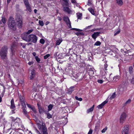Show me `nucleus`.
<instances>
[{
    "instance_id": "f257e3e1",
    "label": "nucleus",
    "mask_w": 134,
    "mask_h": 134,
    "mask_svg": "<svg viewBox=\"0 0 134 134\" xmlns=\"http://www.w3.org/2000/svg\"><path fill=\"white\" fill-rule=\"evenodd\" d=\"M21 37L23 40L26 42H30L34 43H36L37 40V36L32 34L30 35L22 34L21 35Z\"/></svg>"
},
{
    "instance_id": "f03ea898",
    "label": "nucleus",
    "mask_w": 134,
    "mask_h": 134,
    "mask_svg": "<svg viewBox=\"0 0 134 134\" xmlns=\"http://www.w3.org/2000/svg\"><path fill=\"white\" fill-rule=\"evenodd\" d=\"M8 25L9 29L11 30L15 31L16 29V23L12 16H10L8 19Z\"/></svg>"
},
{
    "instance_id": "7ed1b4c3",
    "label": "nucleus",
    "mask_w": 134,
    "mask_h": 134,
    "mask_svg": "<svg viewBox=\"0 0 134 134\" xmlns=\"http://www.w3.org/2000/svg\"><path fill=\"white\" fill-rule=\"evenodd\" d=\"M8 49V48L7 46H4L1 48L0 51V56L1 59L4 61L7 60Z\"/></svg>"
},
{
    "instance_id": "20e7f679",
    "label": "nucleus",
    "mask_w": 134,
    "mask_h": 134,
    "mask_svg": "<svg viewBox=\"0 0 134 134\" xmlns=\"http://www.w3.org/2000/svg\"><path fill=\"white\" fill-rule=\"evenodd\" d=\"M38 126L39 130L43 132L42 134H48L46 127L44 123H43L42 125L38 124Z\"/></svg>"
},
{
    "instance_id": "39448f33",
    "label": "nucleus",
    "mask_w": 134,
    "mask_h": 134,
    "mask_svg": "<svg viewBox=\"0 0 134 134\" xmlns=\"http://www.w3.org/2000/svg\"><path fill=\"white\" fill-rule=\"evenodd\" d=\"M23 1L26 8V10L30 12H31L32 10L28 0H23Z\"/></svg>"
},
{
    "instance_id": "423d86ee",
    "label": "nucleus",
    "mask_w": 134,
    "mask_h": 134,
    "mask_svg": "<svg viewBox=\"0 0 134 134\" xmlns=\"http://www.w3.org/2000/svg\"><path fill=\"white\" fill-rule=\"evenodd\" d=\"M63 19L69 27L70 28H71V23L70 21L69 18L67 16H64L63 17Z\"/></svg>"
},
{
    "instance_id": "0eeeda50",
    "label": "nucleus",
    "mask_w": 134,
    "mask_h": 134,
    "mask_svg": "<svg viewBox=\"0 0 134 134\" xmlns=\"http://www.w3.org/2000/svg\"><path fill=\"white\" fill-rule=\"evenodd\" d=\"M126 117V115L125 113H122L121 115L120 118V122L123 123L125 120Z\"/></svg>"
},
{
    "instance_id": "6e6552de",
    "label": "nucleus",
    "mask_w": 134,
    "mask_h": 134,
    "mask_svg": "<svg viewBox=\"0 0 134 134\" xmlns=\"http://www.w3.org/2000/svg\"><path fill=\"white\" fill-rule=\"evenodd\" d=\"M19 97L20 102L21 105L23 107V108H26V105L24 100V97L21 95H19Z\"/></svg>"
},
{
    "instance_id": "1a4fd4ad",
    "label": "nucleus",
    "mask_w": 134,
    "mask_h": 134,
    "mask_svg": "<svg viewBox=\"0 0 134 134\" xmlns=\"http://www.w3.org/2000/svg\"><path fill=\"white\" fill-rule=\"evenodd\" d=\"M38 109L39 110V113L40 114H41L43 113H46L47 111H46L43 107H42L41 106H40L38 104H37Z\"/></svg>"
},
{
    "instance_id": "9d476101",
    "label": "nucleus",
    "mask_w": 134,
    "mask_h": 134,
    "mask_svg": "<svg viewBox=\"0 0 134 134\" xmlns=\"http://www.w3.org/2000/svg\"><path fill=\"white\" fill-rule=\"evenodd\" d=\"M129 126L126 125L124 127V129L122 131V134H128Z\"/></svg>"
},
{
    "instance_id": "9b49d317",
    "label": "nucleus",
    "mask_w": 134,
    "mask_h": 134,
    "mask_svg": "<svg viewBox=\"0 0 134 134\" xmlns=\"http://www.w3.org/2000/svg\"><path fill=\"white\" fill-rule=\"evenodd\" d=\"M15 20L17 23L22 21V16L20 15H16L15 18Z\"/></svg>"
},
{
    "instance_id": "f8f14e48",
    "label": "nucleus",
    "mask_w": 134,
    "mask_h": 134,
    "mask_svg": "<svg viewBox=\"0 0 134 134\" xmlns=\"http://www.w3.org/2000/svg\"><path fill=\"white\" fill-rule=\"evenodd\" d=\"M100 34V32H94V34L92 35V37L94 39H96V38Z\"/></svg>"
},
{
    "instance_id": "ddd939ff",
    "label": "nucleus",
    "mask_w": 134,
    "mask_h": 134,
    "mask_svg": "<svg viewBox=\"0 0 134 134\" xmlns=\"http://www.w3.org/2000/svg\"><path fill=\"white\" fill-rule=\"evenodd\" d=\"M77 56V54L74 53L70 57V58L73 59L74 62H75L76 61Z\"/></svg>"
},
{
    "instance_id": "4468645a",
    "label": "nucleus",
    "mask_w": 134,
    "mask_h": 134,
    "mask_svg": "<svg viewBox=\"0 0 134 134\" xmlns=\"http://www.w3.org/2000/svg\"><path fill=\"white\" fill-rule=\"evenodd\" d=\"M108 102V101L107 100H106L105 101L103 102V103H102L100 105H99L97 107L99 109H102L103 107L105 104H106Z\"/></svg>"
},
{
    "instance_id": "2eb2a0df",
    "label": "nucleus",
    "mask_w": 134,
    "mask_h": 134,
    "mask_svg": "<svg viewBox=\"0 0 134 134\" xmlns=\"http://www.w3.org/2000/svg\"><path fill=\"white\" fill-rule=\"evenodd\" d=\"M63 9L64 12H67L68 14L71 13L72 12L71 10L68 7H64Z\"/></svg>"
},
{
    "instance_id": "dca6fc26",
    "label": "nucleus",
    "mask_w": 134,
    "mask_h": 134,
    "mask_svg": "<svg viewBox=\"0 0 134 134\" xmlns=\"http://www.w3.org/2000/svg\"><path fill=\"white\" fill-rule=\"evenodd\" d=\"M88 73L90 76H93L94 74V69L92 68H90L88 71Z\"/></svg>"
},
{
    "instance_id": "f3484780",
    "label": "nucleus",
    "mask_w": 134,
    "mask_h": 134,
    "mask_svg": "<svg viewBox=\"0 0 134 134\" xmlns=\"http://www.w3.org/2000/svg\"><path fill=\"white\" fill-rule=\"evenodd\" d=\"M74 86L71 87L70 88L68 89L67 93L69 94H71L72 92L74 91Z\"/></svg>"
},
{
    "instance_id": "a211bd4d",
    "label": "nucleus",
    "mask_w": 134,
    "mask_h": 134,
    "mask_svg": "<svg viewBox=\"0 0 134 134\" xmlns=\"http://www.w3.org/2000/svg\"><path fill=\"white\" fill-rule=\"evenodd\" d=\"M31 75L30 77V80L32 79L34 77H35V71L34 70H33L31 72Z\"/></svg>"
},
{
    "instance_id": "6ab92c4d",
    "label": "nucleus",
    "mask_w": 134,
    "mask_h": 134,
    "mask_svg": "<svg viewBox=\"0 0 134 134\" xmlns=\"http://www.w3.org/2000/svg\"><path fill=\"white\" fill-rule=\"evenodd\" d=\"M15 107L14 102V100L13 99H12L11 100V106L10 108L11 109H13Z\"/></svg>"
},
{
    "instance_id": "aec40b11",
    "label": "nucleus",
    "mask_w": 134,
    "mask_h": 134,
    "mask_svg": "<svg viewBox=\"0 0 134 134\" xmlns=\"http://www.w3.org/2000/svg\"><path fill=\"white\" fill-rule=\"evenodd\" d=\"M62 39L61 38H59L58 40H57L56 42V45H59L60 44L62 41Z\"/></svg>"
},
{
    "instance_id": "412c9836",
    "label": "nucleus",
    "mask_w": 134,
    "mask_h": 134,
    "mask_svg": "<svg viewBox=\"0 0 134 134\" xmlns=\"http://www.w3.org/2000/svg\"><path fill=\"white\" fill-rule=\"evenodd\" d=\"M120 78V76H115L113 78V82H115L118 81Z\"/></svg>"
},
{
    "instance_id": "4be33fe9",
    "label": "nucleus",
    "mask_w": 134,
    "mask_h": 134,
    "mask_svg": "<svg viewBox=\"0 0 134 134\" xmlns=\"http://www.w3.org/2000/svg\"><path fill=\"white\" fill-rule=\"evenodd\" d=\"M89 11L93 15H95V14L94 13V10L92 8H90L88 9Z\"/></svg>"
},
{
    "instance_id": "5701e85b",
    "label": "nucleus",
    "mask_w": 134,
    "mask_h": 134,
    "mask_svg": "<svg viewBox=\"0 0 134 134\" xmlns=\"http://www.w3.org/2000/svg\"><path fill=\"white\" fill-rule=\"evenodd\" d=\"M24 109L23 110V112L24 114L26 116L27 118H29V116L27 114V112L26 111V109L24 108H23Z\"/></svg>"
},
{
    "instance_id": "b1692460",
    "label": "nucleus",
    "mask_w": 134,
    "mask_h": 134,
    "mask_svg": "<svg viewBox=\"0 0 134 134\" xmlns=\"http://www.w3.org/2000/svg\"><path fill=\"white\" fill-rule=\"evenodd\" d=\"M76 14L78 19H81L82 16V14L80 13H77Z\"/></svg>"
},
{
    "instance_id": "393cba45",
    "label": "nucleus",
    "mask_w": 134,
    "mask_h": 134,
    "mask_svg": "<svg viewBox=\"0 0 134 134\" xmlns=\"http://www.w3.org/2000/svg\"><path fill=\"white\" fill-rule=\"evenodd\" d=\"M94 105H93L91 108L88 109L87 110V113H89L90 112L93 111L94 109Z\"/></svg>"
},
{
    "instance_id": "a878e982",
    "label": "nucleus",
    "mask_w": 134,
    "mask_h": 134,
    "mask_svg": "<svg viewBox=\"0 0 134 134\" xmlns=\"http://www.w3.org/2000/svg\"><path fill=\"white\" fill-rule=\"evenodd\" d=\"M53 107V104H50L48 106V111H51Z\"/></svg>"
},
{
    "instance_id": "bb28decb",
    "label": "nucleus",
    "mask_w": 134,
    "mask_h": 134,
    "mask_svg": "<svg viewBox=\"0 0 134 134\" xmlns=\"http://www.w3.org/2000/svg\"><path fill=\"white\" fill-rule=\"evenodd\" d=\"M48 111H47L46 112V114L47 115V118L48 119H49L50 118H52V115Z\"/></svg>"
},
{
    "instance_id": "cd10ccee",
    "label": "nucleus",
    "mask_w": 134,
    "mask_h": 134,
    "mask_svg": "<svg viewBox=\"0 0 134 134\" xmlns=\"http://www.w3.org/2000/svg\"><path fill=\"white\" fill-rule=\"evenodd\" d=\"M133 68L132 66H130L129 69V73L130 74H131L133 73Z\"/></svg>"
},
{
    "instance_id": "c85d7f7f",
    "label": "nucleus",
    "mask_w": 134,
    "mask_h": 134,
    "mask_svg": "<svg viewBox=\"0 0 134 134\" xmlns=\"http://www.w3.org/2000/svg\"><path fill=\"white\" fill-rule=\"evenodd\" d=\"M117 3L119 5H121L123 4V3L121 0H116Z\"/></svg>"
},
{
    "instance_id": "c756f323",
    "label": "nucleus",
    "mask_w": 134,
    "mask_h": 134,
    "mask_svg": "<svg viewBox=\"0 0 134 134\" xmlns=\"http://www.w3.org/2000/svg\"><path fill=\"white\" fill-rule=\"evenodd\" d=\"M18 23V27L20 28H21L22 27V25H23V21H21V22H19Z\"/></svg>"
},
{
    "instance_id": "7c9ffc66",
    "label": "nucleus",
    "mask_w": 134,
    "mask_h": 134,
    "mask_svg": "<svg viewBox=\"0 0 134 134\" xmlns=\"http://www.w3.org/2000/svg\"><path fill=\"white\" fill-rule=\"evenodd\" d=\"M1 21L3 24H5L6 23V19L3 17H2Z\"/></svg>"
},
{
    "instance_id": "2f4dec72",
    "label": "nucleus",
    "mask_w": 134,
    "mask_h": 134,
    "mask_svg": "<svg viewBox=\"0 0 134 134\" xmlns=\"http://www.w3.org/2000/svg\"><path fill=\"white\" fill-rule=\"evenodd\" d=\"M33 31V29H31L30 30H29L26 33H24L23 34H26L27 35H28L29 34L31 33Z\"/></svg>"
},
{
    "instance_id": "473e14b6",
    "label": "nucleus",
    "mask_w": 134,
    "mask_h": 134,
    "mask_svg": "<svg viewBox=\"0 0 134 134\" xmlns=\"http://www.w3.org/2000/svg\"><path fill=\"white\" fill-rule=\"evenodd\" d=\"M31 109L33 111V112L35 113V114H36L37 113V111L35 108V107L33 106L31 108Z\"/></svg>"
},
{
    "instance_id": "72a5a7b5",
    "label": "nucleus",
    "mask_w": 134,
    "mask_h": 134,
    "mask_svg": "<svg viewBox=\"0 0 134 134\" xmlns=\"http://www.w3.org/2000/svg\"><path fill=\"white\" fill-rule=\"evenodd\" d=\"M15 47V46L14 45V44H12V46H11V48H10L11 51L12 52V53H13V50L14 48Z\"/></svg>"
},
{
    "instance_id": "f704fd0d",
    "label": "nucleus",
    "mask_w": 134,
    "mask_h": 134,
    "mask_svg": "<svg viewBox=\"0 0 134 134\" xmlns=\"http://www.w3.org/2000/svg\"><path fill=\"white\" fill-rule=\"evenodd\" d=\"M101 42L98 41L96 42L94 44V46H98L101 44Z\"/></svg>"
},
{
    "instance_id": "c9c22d12",
    "label": "nucleus",
    "mask_w": 134,
    "mask_h": 134,
    "mask_svg": "<svg viewBox=\"0 0 134 134\" xmlns=\"http://www.w3.org/2000/svg\"><path fill=\"white\" fill-rule=\"evenodd\" d=\"M71 30H75L76 31H78L79 32L82 31V30L74 28L71 29Z\"/></svg>"
},
{
    "instance_id": "e433bc0d",
    "label": "nucleus",
    "mask_w": 134,
    "mask_h": 134,
    "mask_svg": "<svg viewBox=\"0 0 134 134\" xmlns=\"http://www.w3.org/2000/svg\"><path fill=\"white\" fill-rule=\"evenodd\" d=\"M75 98L76 100H79L80 101H82V98H79L77 96H76L75 97Z\"/></svg>"
},
{
    "instance_id": "4c0bfd02",
    "label": "nucleus",
    "mask_w": 134,
    "mask_h": 134,
    "mask_svg": "<svg viewBox=\"0 0 134 134\" xmlns=\"http://www.w3.org/2000/svg\"><path fill=\"white\" fill-rule=\"evenodd\" d=\"M116 97V94L115 92H114L112 96H111L110 98L111 99H113Z\"/></svg>"
},
{
    "instance_id": "58836bf2",
    "label": "nucleus",
    "mask_w": 134,
    "mask_h": 134,
    "mask_svg": "<svg viewBox=\"0 0 134 134\" xmlns=\"http://www.w3.org/2000/svg\"><path fill=\"white\" fill-rule=\"evenodd\" d=\"M35 58L36 61L38 63H39L40 61V59L38 57V56H35Z\"/></svg>"
},
{
    "instance_id": "ea45409f",
    "label": "nucleus",
    "mask_w": 134,
    "mask_h": 134,
    "mask_svg": "<svg viewBox=\"0 0 134 134\" xmlns=\"http://www.w3.org/2000/svg\"><path fill=\"white\" fill-rule=\"evenodd\" d=\"M107 127L106 126L105 127V128L103 129L102 131L101 132L102 133H104L105 131L107 130Z\"/></svg>"
},
{
    "instance_id": "a19ab883",
    "label": "nucleus",
    "mask_w": 134,
    "mask_h": 134,
    "mask_svg": "<svg viewBox=\"0 0 134 134\" xmlns=\"http://www.w3.org/2000/svg\"><path fill=\"white\" fill-rule=\"evenodd\" d=\"M39 24L41 26H43L44 25V24L42 21L39 20Z\"/></svg>"
},
{
    "instance_id": "79ce46f5",
    "label": "nucleus",
    "mask_w": 134,
    "mask_h": 134,
    "mask_svg": "<svg viewBox=\"0 0 134 134\" xmlns=\"http://www.w3.org/2000/svg\"><path fill=\"white\" fill-rule=\"evenodd\" d=\"M14 121H15L16 122H18L20 121V119L19 118H16Z\"/></svg>"
},
{
    "instance_id": "37998d69",
    "label": "nucleus",
    "mask_w": 134,
    "mask_h": 134,
    "mask_svg": "<svg viewBox=\"0 0 134 134\" xmlns=\"http://www.w3.org/2000/svg\"><path fill=\"white\" fill-rule=\"evenodd\" d=\"M50 56V55L49 54H47L44 56V58L45 59H46L48 58Z\"/></svg>"
},
{
    "instance_id": "c03bdc74",
    "label": "nucleus",
    "mask_w": 134,
    "mask_h": 134,
    "mask_svg": "<svg viewBox=\"0 0 134 134\" xmlns=\"http://www.w3.org/2000/svg\"><path fill=\"white\" fill-rule=\"evenodd\" d=\"M120 32V29H119L118 31L115 32V34L114 36H115L117 35V34H119Z\"/></svg>"
},
{
    "instance_id": "a18cd8bd",
    "label": "nucleus",
    "mask_w": 134,
    "mask_h": 134,
    "mask_svg": "<svg viewBox=\"0 0 134 134\" xmlns=\"http://www.w3.org/2000/svg\"><path fill=\"white\" fill-rule=\"evenodd\" d=\"M40 42L41 44H43L45 42V41L43 39H41L40 40Z\"/></svg>"
},
{
    "instance_id": "49530a36",
    "label": "nucleus",
    "mask_w": 134,
    "mask_h": 134,
    "mask_svg": "<svg viewBox=\"0 0 134 134\" xmlns=\"http://www.w3.org/2000/svg\"><path fill=\"white\" fill-rule=\"evenodd\" d=\"M131 102V100L130 99H129L125 103V104H129Z\"/></svg>"
},
{
    "instance_id": "de8ad7c7",
    "label": "nucleus",
    "mask_w": 134,
    "mask_h": 134,
    "mask_svg": "<svg viewBox=\"0 0 134 134\" xmlns=\"http://www.w3.org/2000/svg\"><path fill=\"white\" fill-rule=\"evenodd\" d=\"M130 82L132 84H134V78L132 77L131 79L130 80Z\"/></svg>"
},
{
    "instance_id": "09e8293b",
    "label": "nucleus",
    "mask_w": 134,
    "mask_h": 134,
    "mask_svg": "<svg viewBox=\"0 0 134 134\" xmlns=\"http://www.w3.org/2000/svg\"><path fill=\"white\" fill-rule=\"evenodd\" d=\"M108 65L106 64H104V69L105 70H107V68L108 67Z\"/></svg>"
},
{
    "instance_id": "8fccbe9b",
    "label": "nucleus",
    "mask_w": 134,
    "mask_h": 134,
    "mask_svg": "<svg viewBox=\"0 0 134 134\" xmlns=\"http://www.w3.org/2000/svg\"><path fill=\"white\" fill-rule=\"evenodd\" d=\"M92 4L91 1V0H88V3L87 5H90Z\"/></svg>"
},
{
    "instance_id": "3c124183",
    "label": "nucleus",
    "mask_w": 134,
    "mask_h": 134,
    "mask_svg": "<svg viewBox=\"0 0 134 134\" xmlns=\"http://www.w3.org/2000/svg\"><path fill=\"white\" fill-rule=\"evenodd\" d=\"M35 131L38 134H40L41 133L39 131L36 129H35Z\"/></svg>"
},
{
    "instance_id": "603ef678",
    "label": "nucleus",
    "mask_w": 134,
    "mask_h": 134,
    "mask_svg": "<svg viewBox=\"0 0 134 134\" xmlns=\"http://www.w3.org/2000/svg\"><path fill=\"white\" fill-rule=\"evenodd\" d=\"M98 83H102L103 82V81L101 80H98L97 81Z\"/></svg>"
},
{
    "instance_id": "864d4df0",
    "label": "nucleus",
    "mask_w": 134,
    "mask_h": 134,
    "mask_svg": "<svg viewBox=\"0 0 134 134\" xmlns=\"http://www.w3.org/2000/svg\"><path fill=\"white\" fill-rule=\"evenodd\" d=\"M92 130L90 129L87 134H92Z\"/></svg>"
},
{
    "instance_id": "5fc2aeb1",
    "label": "nucleus",
    "mask_w": 134,
    "mask_h": 134,
    "mask_svg": "<svg viewBox=\"0 0 134 134\" xmlns=\"http://www.w3.org/2000/svg\"><path fill=\"white\" fill-rule=\"evenodd\" d=\"M33 62H30L28 63V64L29 65H31L33 64Z\"/></svg>"
},
{
    "instance_id": "6e6d98bb",
    "label": "nucleus",
    "mask_w": 134,
    "mask_h": 134,
    "mask_svg": "<svg viewBox=\"0 0 134 134\" xmlns=\"http://www.w3.org/2000/svg\"><path fill=\"white\" fill-rule=\"evenodd\" d=\"M100 121H99L97 122V124L96 126H99V125L100 124Z\"/></svg>"
},
{
    "instance_id": "4d7b16f0",
    "label": "nucleus",
    "mask_w": 134,
    "mask_h": 134,
    "mask_svg": "<svg viewBox=\"0 0 134 134\" xmlns=\"http://www.w3.org/2000/svg\"><path fill=\"white\" fill-rule=\"evenodd\" d=\"M27 106L30 108L31 109L32 108V107H31V105L29 104H27Z\"/></svg>"
},
{
    "instance_id": "13d9d810",
    "label": "nucleus",
    "mask_w": 134,
    "mask_h": 134,
    "mask_svg": "<svg viewBox=\"0 0 134 134\" xmlns=\"http://www.w3.org/2000/svg\"><path fill=\"white\" fill-rule=\"evenodd\" d=\"M21 127L22 128V130L23 131H24L25 130V129L24 127V126L23 125H21Z\"/></svg>"
},
{
    "instance_id": "bf43d9fd",
    "label": "nucleus",
    "mask_w": 134,
    "mask_h": 134,
    "mask_svg": "<svg viewBox=\"0 0 134 134\" xmlns=\"http://www.w3.org/2000/svg\"><path fill=\"white\" fill-rule=\"evenodd\" d=\"M76 0H71V2L72 3H75L76 2Z\"/></svg>"
},
{
    "instance_id": "052dcab7",
    "label": "nucleus",
    "mask_w": 134,
    "mask_h": 134,
    "mask_svg": "<svg viewBox=\"0 0 134 134\" xmlns=\"http://www.w3.org/2000/svg\"><path fill=\"white\" fill-rule=\"evenodd\" d=\"M80 35H84V34L83 32H80Z\"/></svg>"
},
{
    "instance_id": "680f3d73",
    "label": "nucleus",
    "mask_w": 134,
    "mask_h": 134,
    "mask_svg": "<svg viewBox=\"0 0 134 134\" xmlns=\"http://www.w3.org/2000/svg\"><path fill=\"white\" fill-rule=\"evenodd\" d=\"M58 19L59 21H60L62 20V19L60 17H58Z\"/></svg>"
},
{
    "instance_id": "e2e57ef3",
    "label": "nucleus",
    "mask_w": 134,
    "mask_h": 134,
    "mask_svg": "<svg viewBox=\"0 0 134 134\" xmlns=\"http://www.w3.org/2000/svg\"><path fill=\"white\" fill-rule=\"evenodd\" d=\"M37 10L36 9H35L34 10V12L35 14L37 13Z\"/></svg>"
},
{
    "instance_id": "0e129e2a",
    "label": "nucleus",
    "mask_w": 134,
    "mask_h": 134,
    "mask_svg": "<svg viewBox=\"0 0 134 134\" xmlns=\"http://www.w3.org/2000/svg\"><path fill=\"white\" fill-rule=\"evenodd\" d=\"M32 54L35 57L36 54L35 52L33 53Z\"/></svg>"
},
{
    "instance_id": "69168bd1",
    "label": "nucleus",
    "mask_w": 134,
    "mask_h": 134,
    "mask_svg": "<svg viewBox=\"0 0 134 134\" xmlns=\"http://www.w3.org/2000/svg\"><path fill=\"white\" fill-rule=\"evenodd\" d=\"M80 32H76V33H75V34H76V35H77V36H79V35H80Z\"/></svg>"
},
{
    "instance_id": "338daca9",
    "label": "nucleus",
    "mask_w": 134,
    "mask_h": 134,
    "mask_svg": "<svg viewBox=\"0 0 134 134\" xmlns=\"http://www.w3.org/2000/svg\"><path fill=\"white\" fill-rule=\"evenodd\" d=\"M11 0H7V3L8 4L11 1Z\"/></svg>"
},
{
    "instance_id": "774afa93",
    "label": "nucleus",
    "mask_w": 134,
    "mask_h": 134,
    "mask_svg": "<svg viewBox=\"0 0 134 134\" xmlns=\"http://www.w3.org/2000/svg\"><path fill=\"white\" fill-rule=\"evenodd\" d=\"M49 23V22L48 21H47L46 23V25H48Z\"/></svg>"
}]
</instances>
